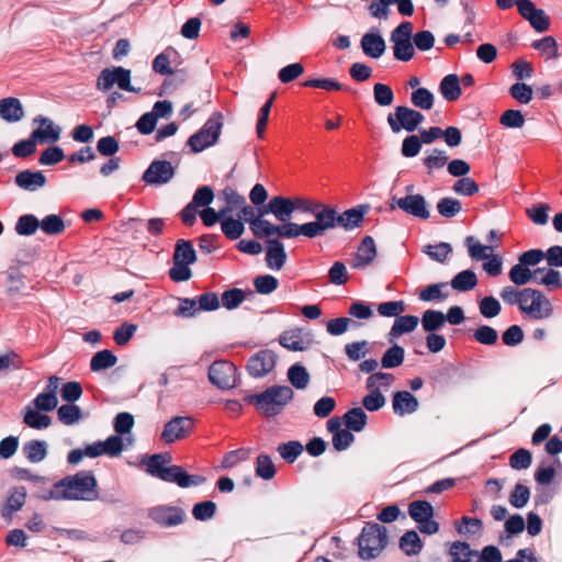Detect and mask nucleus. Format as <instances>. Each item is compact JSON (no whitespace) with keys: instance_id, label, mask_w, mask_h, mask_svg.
<instances>
[{"instance_id":"nucleus-1","label":"nucleus","mask_w":562,"mask_h":562,"mask_svg":"<svg viewBox=\"0 0 562 562\" xmlns=\"http://www.w3.org/2000/svg\"><path fill=\"white\" fill-rule=\"evenodd\" d=\"M315 209L316 211L311 213V215L314 216V221L304 224H285L283 238L292 239L299 236H304L313 239L316 237H322L327 231L336 228L337 210L334 205L319 201Z\"/></svg>"},{"instance_id":"nucleus-2","label":"nucleus","mask_w":562,"mask_h":562,"mask_svg":"<svg viewBox=\"0 0 562 562\" xmlns=\"http://www.w3.org/2000/svg\"><path fill=\"white\" fill-rule=\"evenodd\" d=\"M294 392L288 385H271L257 394H250L245 401L256 407L265 417H274L282 413L293 400Z\"/></svg>"},{"instance_id":"nucleus-3","label":"nucleus","mask_w":562,"mask_h":562,"mask_svg":"<svg viewBox=\"0 0 562 562\" xmlns=\"http://www.w3.org/2000/svg\"><path fill=\"white\" fill-rule=\"evenodd\" d=\"M65 501L91 502L99 498L98 482L92 471H79L59 480Z\"/></svg>"},{"instance_id":"nucleus-4","label":"nucleus","mask_w":562,"mask_h":562,"mask_svg":"<svg viewBox=\"0 0 562 562\" xmlns=\"http://www.w3.org/2000/svg\"><path fill=\"white\" fill-rule=\"evenodd\" d=\"M387 544L386 528L375 524H367L358 537L359 557L362 560L376 558Z\"/></svg>"},{"instance_id":"nucleus-5","label":"nucleus","mask_w":562,"mask_h":562,"mask_svg":"<svg viewBox=\"0 0 562 562\" xmlns=\"http://www.w3.org/2000/svg\"><path fill=\"white\" fill-rule=\"evenodd\" d=\"M223 124V114L213 112L203 126L189 137L187 145L195 154L215 145L220 138Z\"/></svg>"},{"instance_id":"nucleus-6","label":"nucleus","mask_w":562,"mask_h":562,"mask_svg":"<svg viewBox=\"0 0 562 562\" xmlns=\"http://www.w3.org/2000/svg\"><path fill=\"white\" fill-rule=\"evenodd\" d=\"M413 29L412 22L403 21L391 32L393 56L400 61H409L415 56Z\"/></svg>"},{"instance_id":"nucleus-7","label":"nucleus","mask_w":562,"mask_h":562,"mask_svg":"<svg viewBox=\"0 0 562 562\" xmlns=\"http://www.w3.org/2000/svg\"><path fill=\"white\" fill-rule=\"evenodd\" d=\"M238 220L249 224L250 231L257 238L281 237L283 238L284 225H274L270 221L256 216V209L246 203L240 206Z\"/></svg>"},{"instance_id":"nucleus-8","label":"nucleus","mask_w":562,"mask_h":562,"mask_svg":"<svg viewBox=\"0 0 562 562\" xmlns=\"http://www.w3.org/2000/svg\"><path fill=\"white\" fill-rule=\"evenodd\" d=\"M114 85L124 91L138 93L140 88L131 85V70L121 66L104 68L97 79V88L100 91H109Z\"/></svg>"},{"instance_id":"nucleus-9","label":"nucleus","mask_w":562,"mask_h":562,"mask_svg":"<svg viewBox=\"0 0 562 562\" xmlns=\"http://www.w3.org/2000/svg\"><path fill=\"white\" fill-rule=\"evenodd\" d=\"M396 207L420 220H428L430 216L427 201L425 196L419 193L407 194L403 198L393 196L391 199L390 209L395 210Z\"/></svg>"},{"instance_id":"nucleus-10","label":"nucleus","mask_w":562,"mask_h":562,"mask_svg":"<svg viewBox=\"0 0 562 562\" xmlns=\"http://www.w3.org/2000/svg\"><path fill=\"white\" fill-rule=\"evenodd\" d=\"M236 367L226 360L214 361L209 368L210 382L221 390L236 386Z\"/></svg>"},{"instance_id":"nucleus-11","label":"nucleus","mask_w":562,"mask_h":562,"mask_svg":"<svg viewBox=\"0 0 562 562\" xmlns=\"http://www.w3.org/2000/svg\"><path fill=\"white\" fill-rule=\"evenodd\" d=\"M521 312L535 319L549 318L553 313L550 300L537 289L529 288Z\"/></svg>"},{"instance_id":"nucleus-12","label":"nucleus","mask_w":562,"mask_h":562,"mask_svg":"<svg viewBox=\"0 0 562 562\" xmlns=\"http://www.w3.org/2000/svg\"><path fill=\"white\" fill-rule=\"evenodd\" d=\"M194 427V419L190 416H176L165 424L161 440L172 443L188 437Z\"/></svg>"},{"instance_id":"nucleus-13","label":"nucleus","mask_w":562,"mask_h":562,"mask_svg":"<svg viewBox=\"0 0 562 562\" xmlns=\"http://www.w3.org/2000/svg\"><path fill=\"white\" fill-rule=\"evenodd\" d=\"M176 170L170 161L153 160L142 176V180L150 186H162L172 180Z\"/></svg>"},{"instance_id":"nucleus-14","label":"nucleus","mask_w":562,"mask_h":562,"mask_svg":"<svg viewBox=\"0 0 562 562\" xmlns=\"http://www.w3.org/2000/svg\"><path fill=\"white\" fill-rule=\"evenodd\" d=\"M161 481L167 483H175L179 487L188 488L202 485L206 479L203 475L189 474L180 465H170L167 467L164 475H161Z\"/></svg>"},{"instance_id":"nucleus-15","label":"nucleus","mask_w":562,"mask_h":562,"mask_svg":"<svg viewBox=\"0 0 562 562\" xmlns=\"http://www.w3.org/2000/svg\"><path fill=\"white\" fill-rule=\"evenodd\" d=\"M277 356L269 349H262L251 356L247 362V371L254 378H262L273 370Z\"/></svg>"},{"instance_id":"nucleus-16","label":"nucleus","mask_w":562,"mask_h":562,"mask_svg":"<svg viewBox=\"0 0 562 562\" xmlns=\"http://www.w3.org/2000/svg\"><path fill=\"white\" fill-rule=\"evenodd\" d=\"M34 124L40 126L32 131L33 138L41 144L55 143L60 138L61 128L58 125L43 115H37L33 119Z\"/></svg>"},{"instance_id":"nucleus-17","label":"nucleus","mask_w":562,"mask_h":562,"mask_svg":"<svg viewBox=\"0 0 562 562\" xmlns=\"http://www.w3.org/2000/svg\"><path fill=\"white\" fill-rule=\"evenodd\" d=\"M266 238V263L269 269L279 271L283 268L288 258L284 244L280 240L281 237Z\"/></svg>"},{"instance_id":"nucleus-18","label":"nucleus","mask_w":562,"mask_h":562,"mask_svg":"<svg viewBox=\"0 0 562 562\" xmlns=\"http://www.w3.org/2000/svg\"><path fill=\"white\" fill-rule=\"evenodd\" d=\"M386 122L394 134H398L403 130L408 133L416 131L411 116V108L406 105H397L394 112L387 114Z\"/></svg>"},{"instance_id":"nucleus-19","label":"nucleus","mask_w":562,"mask_h":562,"mask_svg":"<svg viewBox=\"0 0 562 562\" xmlns=\"http://www.w3.org/2000/svg\"><path fill=\"white\" fill-rule=\"evenodd\" d=\"M184 512L177 507H154L149 512V517L160 526L173 527L183 522Z\"/></svg>"},{"instance_id":"nucleus-20","label":"nucleus","mask_w":562,"mask_h":562,"mask_svg":"<svg viewBox=\"0 0 562 562\" xmlns=\"http://www.w3.org/2000/svg\"><path fill=\"white\" fill-rule=\"evenodd\" d=\"M363 54L370 58H380L386 49L385 41L376 29H371L361 37L360 42Z\"/></svg>"},{"instance_id":"nucleus-21","label":"nucleus","mask_w":562,"mask_h":562,"mask_svg":"<svg viewBox=\"0 0 562 562\" xmlns=\"http://www.w3.org/2000/svg\"><path fill=\"white\" fill-rule=\"evenodd\" d=\"M369 211V205H357L349 210L344 211L341 214L336 213V227H341L345 231H352L359 227Z\"/></svg>"},{"instance_id":"nucleus-22","label":"nucleus","mask_w":562,"mask_h":562,"mask_svg":"<svg viewBox=\"0 0 562 562\" xmlns=\"http://www.w3.org/2000/svg\"><path fill=\"white\" fill-rule=\"evenodd\" d=\"M419 402L408 391H397L392 397V408L395 415L405 416L417 412Z\"/></svg>"},{"instance_id":"nucleus-23","label":"nucleus","mask_w":562,"mask_h":562,"mask_svg":"<svg viewBox=\"0 0 562 562\" xmlns=\"http://www.w3.org/2000/svg\"><path fill=\"white\" fill-rule=\"evenodd\" d=\"M271 214L280 222L279 225L292 223L290 220L293 212V203L291 198L276 195L269 200V207Z\"/></svg>"},{"instance_id":"nucleus-24","label":"nucleus","mask_w":562,"mask_h":562,"mask_svg":"<svg viewBox=\"0 0 562 562\" xmlns=\"http://www.w3.org/2000/svg\"><path fill=\"white\" fill-rule=\"evenodd\" d=\"M15 184L25 191L34 192L45 187L47 179L42 171L23 170L14 178Z\"/></svg>"},{"instance_id":"nucleus-25","label":"nucleus","mask_w":562,"mask_h":562,"mask_svg":"<svg viewBox=\"0 0 562 562\" xmlns=\"http://www.w3.org/2000/svg\"><path fill=\"white\" fill-rule=\"evenodd\" d=\"M418 323L419 318L415 315H398L386 335L387 341L393 344L400 336L414 331Z\"/></svg>"},{"instance_id":"nucleus-26","label":"nucleus","mask_w":562,"mask_h":562,"mask_svg":"<svg viewBox=\"0 0 562 562\" xmlns=\"http://www.w3.org/2000/svg\"><path fill=\"white\" fill-rule=\"evenodd\" d=\"M0 117L8 123L20 122L24 117V110L21 101L14 97L1 99Z\"/></svg>"},{"instance_id":"nucleus-27","label":"nucleus","mask_w":562,"mask_h":562,"mask_svg":"<svg viewBox=\"0 0 562 562\" xmlns=\"http://www.w3.org/2000/svg\"><path fill=\"white\" fill-rule=\"evenodd\" d=\"M25 499H26L25 487L24 486L13 487L7 497L4 505L2 506V509H1L2 517L5 519H8V518L10 519L12 517L13 513L20 510L24 506Z\"/></svg>"},{"instance_id":"nucleus-28","label":"nucleus","mask_w":562,"mask_h":562,"mask_svg":"<svg viewBox=\"0 0 562 562\" xmlns=\"http://www.w3.org/2000/svg\"><path fill=\"white\" fill-rule=\"evenodd\" d=\"M24 457L32 463L42 462L48 453V445L44 440L33 439L22 447Z\"/></svg>"},{"instance_id":"nucleus-29","label":"nucleus","mask_w":562,"mask_h":562,"mask_svg":"<svg viewBox=\"0 0 562 562\" xmlns=\"http://www.w3.org/2000/svg\"><path fill=\"white\" fill-rule=\"evenodd\" d=\"M439 91L446 101L452 102L460 98V78L456 74L447 75L439 85Z\"/></svg>"},{"instance_id":"nucleus-30","label":"nucleus","mask_w":562,"mask_h":562,"mask_svg":"<svg viewBox=\"0 0 562 562\" xmlns=\"http://www.w3.org/2000/svg\"><path fill=\"white\" fill-rule=\"evenodd\" d=\"M535 283L544 285L550 290L560 289L562 286L561 272L552 268H537Z\"/></svg>"},{"instance_id":"nucleus-31","label":"nucleus","mask_w":562,"mask_h":562,"mask_svg":"<svg viewBox=\"0 0 562 562\" xmlns=\"http://www.w3.org/2000/svg\"><path fill=\"white\" fill-rule=\"evenodd\" d=\"M376 256L375 243L371 236H366L359 247L356 256L355 267H364L368 266Z\"/></svg>"},{"instance_id":"nucleus-32","label":"nucleus","mask_w":562,"mask_h":562,"mask_svg":"<svg viewBox=\"0 0 562 562\" xmlns=\"http://www.w3.org/2000/svg\"><path fill=\"white\" fill-rule=\"evenodd\" d=\"M450 285L458 292H469L477 285V277L471 269L462 270L451 279Z\"/></svg>"},{"instance_id":"nucleus-33","label":"nucleus","mask_w":562,"mask_h":562,"mask_svg":"<svg viewBox=\"0 0 562 562\" xmlns=\"http://www.w3.org/2000/svg\"><path fill=\"white\" fill-rule=\"evenodd\" d=\"M170 461L171 456L169 453H155L149 456L147 460L144 461V463L149 475L161 480V475H164L167 469L165 464L169 463Z\"/></svg>"},{"instance_id":"nucleus-34","label":"nucleus","mask_w":562,"mask_h":562,"mask_svg":"<svg viewBox=\"0 0 562 562\" xmlns=\"http://www.w3.org/2000/svg\"><path fill=\"white\" fill-rule=\"evenodd\" d=\"M23 423L33 429H45L52 424L48 415L40 413L35 407L26 406L23 413Z\"/></svg>"},{"instance_id":"nucleus-35","label":"nucleus","mask_w":562,"mask_h":562,"mask_svg":"<svg viewBox=\"0 0 562 562\" xmlns=\"http://www.w3.org/2000/svg\"><path fill=\"white\" fill-rule=\"evenodd\" d=\"M464 245L470 258L475 261L488 259L494 251L493 246L483 245L473 236H468L464 239Z\"/></svg>"},{"instance_id":"nucleus-36","label":"nucleus","mask_w":562,"mask_h":562,"mask_svg":"<svg viewBox=\"0 0 562 562\" xmlns=\"http://www.w3.org/2000/svg\"><path fill=\"white\" fill-rule=\"evenodd\" d=\"M422 327L426 333L441 329L446 323V315L441 311L426 310L420 318Z\"/></svg>"},{"instance_id":"nucleus-37","label":"nucleus","mask_w":562,"mask_h":562,"mask_svg":"<svg viewBox=\"0 0 562 562\" xmlns=\"http://www.w3.org/2000/svg\"><path fill=\"white\" fill-rule=\"evenodd\" d=\"M286 375L291 385L297 390L306 389L311 380L306 368L300 363L292 364L288 369Z\"/></svg>"},{"instance_id":"nucleus-38","label":"nucleus","mask_w":562,"mask_h":562,"mask_svg":"<svg viewBox=\"0 0 562 562\" xmlns=\"http://www.w3.org/2000/svg\"><path fill=\"white\" fill-rule=\"evenodd\" d=\"M400 548L406 555H417L423 549V542L415 530H408L401 537Z\"/></svg>"},{"instance_id":"nucleus-39","label":"nucleus","mask_w":562,"mask_h":562,"mask_svg":"<svg viewBox=\"0 0 562 562\" xmlns=\"http://www.w3.org/2000/svg\"><path fill=\"white\" fill-rule=\"evenodd\" d=\"M173 261L192 265L196 261L195 250L189 240L179 239L173 251Z\"/></svg>"},{"instance_id":"nucleus-40","label":"nucleus","mask_w":562,"mask_h":562,"mask_svg":"<svg viewBox=\"0 0 562 562\" xmlns=\"http://www.w3.org/2000/svg\"><path fill=\"white\" fill-rule=\"evenodd\" d=\"M405 350L397 344L390 347L381 358V367L383 369H394L404 362Z\"/></svg>"},{"instance_id":"nucleus-41","label":"nucleus","mask_w":562,"mask_h":562,"mask_svg":"<svg viewBox=\"0 0 562 562\" xmlns=\"http://www.w3.org/2000/svg\"><path fill=\"white\" fill-rule=\"evenodd\" d=\"M528 290L529 288L518 290L512 285H507L501 290L499 296L504 303L508 305H518L521 311L524 303H526V296L529 293Z\"/></svg>"},{"instance_id":"nucleus-42","label":"nucleus","mask_w":562,"mask_h":562,"mask_svg":"<svg viewBox=\"0 0 562 562\" xmlns=\"http://www.w3.org/2000/svg\"><path fill=\"white\" fill-rule=\"evenodd\" d=\"M367 414L360 407H355L347 411L344 415L346 427L352 431H361L367 425Z\"/></svg>"},{"instance_id":"nucleus-43","label":"nucleus","mask_w":562,"mask_h":562,"mask_svg":"<svg viewBox=\"0 0 562 562\" xmlns=\"http://www.w3.org/2000/svg\"><path fill=\"white\" fill-rule=\"evenodd\" d=\"M116 362V356L111 350L104 349L93 355L90 361V369L93 372H99L114 367Z\"/></svg>"},{"instance_id":"nucleus-44","label":"nucleus","mask_w":562,"mask_h":562,"mask_svg":"<svg viewBox=\"0 0 562 562\" xmlns=\"http://www.w3.org/2000/svg\"><path fill=\"white\" fill-rule=\"evenodd\" d=\"M218 199L226 203V206L222 207V210L226 211V215H229L234 210L246 203L245 196L231 187L223 189L218 194Z\"/></svg>"},{"instance_id":"nucleus-45","label":"nucleus","mask_w":562,"mask_h":562,"mask_svg":"<svg viewBox=\"0 0 562 562\" xmlns=\"http://www.w3.org/2000/svg\"><path fill=\"white\" fill-rule=\"evenodd\" d=\"M279 342L282 347L291 351H303L306 349V344L299 329L284 331L281 334Z\"/></svg>"},{"instance_id":"nucleus-46","label":"nucleus","mask_w":562,"mask_h":562,"mask_svg":"<svg viewBox=\"0 0 562 562\" xmlns=\"http://www.w3.org/2000/svg\"><path fill=\"white\" fill-rule=\"evenodd\" d=\"M536 269L531 271L528 267L518 261L514 265L508 273L509 280L515 285H525L531 280L535 282Z\"/></svg>"},{"instance_id":"nucleus-47","label":"nucleus","mask_w":562,"mask_h":562,"mask_svg":"<svg viewBox=\"0 0 562 562\" xmlns=\"http://www.w3.org/2000/svg\"><path fill=\"white\" fill-rule=\"evenodd\" d=\"M411 102L415 108L428 111L434 108L435 97L427 88L419 87L411 93Z\"/></svg>"},{"instance_id":"nucleus-48","label":"nucleus","mask_w":562,"mask_h":562,"mask_svg":"<svg viewBox=\"0 0 562 562\" xmlns=\"http://www.w3.org/2000/svg\"><path fill=\"white\" fill-rule=\"evenodd\" d=\"M57 417L64 425H75L82 418V411L75 404H64L58 407Z\"/></svg>"},{"instance_id":"nucleus-49","label":"nucleus","mask_w":562,"mask_h":562,"mask_svg":"<svg viewBox=\"0 0 562 562\" xmlns=\"http://www.w3.org/2000/svg\"><path fill=\"white\" fill-rule=\"evenodd\" d=\"M408 514L416 522L432 518L434 507L427 501H414L408 506Z\"/></svg>"},{"instance_id":"nucleus-50","label":"nucleus","mask_w":562,"mask_h":562,"mask_svg":"<svg viewBox=\"0 0 562 562\" xmlns=\"http://www.w3.org/2000/svg\"><path fill=\"white\" fill-rule=\"evenodd\" d=\"M221 229L222 233L231 240H235L239 238L244 232L245 226L244 223L240 220H235L231 217L229 215L223 217L221 222Z\"/></svg>"},{"instance_id":"nucleus-51","label":"nucleus","mask_w":562,"mask_h":562,"mask_svg":"<svg viewBox=\"0 0 562 562\" xmlns=\"http://www.w3.org/2000/svg\"><path fill=\"white\" fill-rule=\"evenodd\" d=\"M40 227L38 218L33 214L21 215L15 224V232L20 236H32Z\"/></svg>"},{"instance_id":"nucleus-52","label":"nucleus","mask_w":562,"mask_h":562,"mask_svg":"<svg viewBox=\"0 0 562 562\" xmlns=\"http://www.w3.org/2000/svg\"><path fill=\"white\" fill-rule=\"evenodd\" d=\"M423 252L429 256L434 261L442 263L452 252V247L449 243L441 241L436 245H425Z\"/></svg>"},{"instance_id":"nucleus-53","label":"nucleus","mask_w":562,"mask_h":562,"mask_svg":"<svg viewBox=\"0 0 562 562\" xmlns=\"http://www.w3.org/2000/svg\"><path fill=\"white\" fill-rule=\"evenodd\" d=\"M452 562H472L471 558L476 557L477 552L471 550L470 544L462 541H454L450 547Z\"/></svg>"},{"instance_id":"nucleus-54","label":"nucleus","mask_w":562,"mask_h":562,"mask_svg":"<svg viewBox=\"0 0 562 562\" xmlns=\"http://www.w3.org/2000/svg\"><path fill=\"white\" fill-rule=\"evenodd\" d=\"M64 220L57 214L46 215L40 221V228L49 236H55L65 231Z\"/></svg>"},{"instance_id":"nucleus-55","label":"nucleus","mask_w":562,"mask_h":562,"mask_svg":"<svg viewBox=\"0 0 562 562\" xmlns=\"http://www.w3.org/2000/svg\"><path fill=\"white\" fill-rule=\"evenodd\" d=\"M448 283H434L425 286L419 292V300L424 302L443 301L448 294L442 292V289L447 288Z\"/></svg>"},{"instance_id":"nucleus-56","label":"nucleus","mask_w":562,"mask_h":562,"mask_svg":"<svg viewBox=\"0 0 562 562\" xmlns=\"http://www.w3.org/2000/svg\"><path fill=\"white\" fill-rule=\"evenodd\" d=\"M462 210V204L454 198H442L437 203L438 213L447 218L457 216Z\"/></svg>"},{"instance_id":"nucleus-57","label":"nucleus","mask_w":562,"mask_h":562,"mask_svg":"<svg viewBox=\"0 0 562 562\" xmlns=\"http://www.w3.org/2000/svg\"><path fill=\"white\" fill-rule=\"evenodd\" d=\"M216 504L212 501H203L194 504L192 508V516L199 521H207L215 516Z\"/></svg>"},{"instance_id":"nucleus-58","label":"nucleus","mask_w":562,"mask_h":562,"mask_svg":"<svg viewBox=\"0 0 562 562\" xmlns=\"http://www.w3.org/2000/svg\"><path fill=\"white\" fill-rule=\"evenodd\" d=\"M530 498V488L521 483H517L509 494V504L515 508L525 507Z\"/></svg>"},{"instance_id":"nucleus-59","label":"nucleus","mask_w":562,"mask_h":562,"mask_svg":"<svg viewBox=\"0 0 562 562\" xmlns=\"http://www.w3.org/2000/svg\"><path fill=\"white\" fill-rule=\"evenodd\" d=\"M532 48L541 52L548 59L558 58V43L552 36H544L541 40L533 41Z\"/></svg>"},{"instance_id":"nucleus-60","label":"nucleus","mask_w":562,"mask_h":562,"mask_svg":"<svg viewBox=\"0 0 562 562\" xmlns=\"http://www.w3.org/2000/svg\"><path fill=\"white\" fill-rule=\"evenodd\" d=\"M479 311L483 317L494 318L499 315L502 306L496 297L490 295L479 302Z\"/></svg>"},{"instance_id":"nucleus-61","label":"nucleus","mask_w":562,"mask_h":562,"mask_svg":"<svg viewBox=\"0 0 562 562\" xmlns=\"http://www.w3.org/2000/svg\"><path fill=\"white\" fill-rule=\"evenodd\" d=\"M373 98L378 105L389 106L394 101V92L390 86L378 82L373 86Z\"/></svg>"},{"instance_id":"nucleus-62","label":"nucleus","mask_w":562,"mask_h":562,"mask_svg":"<svg viewBox=\"0 0 562 562\" xmlns=\"http://www.w3.org/2000/svg\"><path fill=\"white\" fill-rule=\"evenodd\" d=\"M256 474L263 480H271L276 475V468L268 454H259L256 462Z\"/></svg>"},{"instance_id":"nucleus-63","label":"nucleus","mask_w":562,"mask_h":562,"mask_svg":"<svg viewBox=\"0 0 562 562\" xmlns=\"http://www.w3.org/2000/svg\"><path fill=\"white\" fill-rule=\"evenodd\" d=\"M278 285V279L271 274H260L254 279V286L259 294H270Z\"/></svg>"},{"instance_id":"nucleus-64","label":"nucleus","mask_w":562,"mask_h":562,"mask_svg":"<svg viewBox=\"0 0 562 562\" xmlns=\"http://www.w3.org/2000/svg\"><path fill=\"white\" fill-rule=\"evenodd\" d=\"M423 142L418 135L411 134L406 136L401 146V154L406 158L416 157L422 149Z\"/></svg>"}]
</instances>
